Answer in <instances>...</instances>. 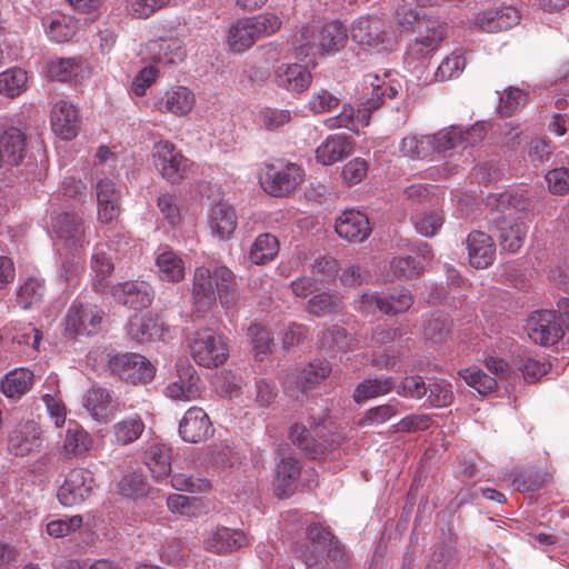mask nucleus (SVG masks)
<instances>
[{"instance_id":"nucleus-1","label":"nucleus","mask_w":569,"mask_h":569,"mask_svg":"<svg viewBox=\"0 0 569 569\" xmlns=\"http://www.w3.org/2000/svg\"><path fill=\"white\" fill-rule=\"evenodd\" d=\"M193 305L199 312H204L219 299L220 305L231 311L237 308L238 293L234 289V274L224 266L210 270L206 267L196 269L192 282Z\"/></svg>"},{"instance_id":"nucleus-2","label":"nucleus","mask_w":569,"mask_h":569,"mask_svg":"<svg viewBox=\"0 0 569 569\" xmlns=\"http://www.w3.org/2000/svg\"><path fill=\"white\" fill-rule=\"evenodd\" d=\"M347 41V28L340 21L325 23L321 28L307 23L293 33L291 47L296 59L307 60L315 67L318 56L335 54Z\"/></svg>"},{"instance_id":"nucleus-3","label":"nucleus","mask_w":569,"mask_h":569,"mask_svg":"<svg viewBox=\"0 0 569 569\" xmlns=\"http://www.w3.org/2000/svg\"><path fill=\"white\" fill-rule=\"evenodd\" d=\"M309 545L297 543L293 546V553L306 566L319 562L320 559L337 565L345 562V547L339 539L320 523H311L306 529Z\"/></svg>"},{"instance_id":"nucleus-4","label":"nucleus","mask_w":569,"mask_h":569,"mask_svg":"<svg viewBox=\"0 0 569 569\" xmlns=\"http://www.w3.org/2000/svg\"><path fill=\"white\" fill-rule=\"evenodd\" d=\"M281 27V20L273 13L240 18L228 29L227 43L233 52H244L260 38L270 36Z\"/></svg>"},{"instance_id":"nucleus-5","label":"nucleus","mask_w":569,"mask_h":569,"mask_svg":"<svg viewBox=\"0 0 569 569\" xmlns=\"http://www.w3.org/2000/svg\"><path fill=\"white\" fill-rule=\"evenodd\" d=\"M107 360L106 371L131 385H146L156 373L152 363L142 355L134 352L101 355Z\"/></svg>"},{"instance_id":"nucleus-6","label":"nucleus","mask_w":569,"mask_h":569,"mask_svg":"<svg viewBox=\"0 0 569 569\" xmlns=\"http://www.w3.org/2000/svg\"><path fill=\"white\" fill-rule=\"evenodd\" d=\"M189 348L193 360L206 368L218 367L228 358V347L223 337L212 329L198 330Z\"/></svg>"},{"instance_id":"nucleus-7","label":"nucleus","mask_w":569,"mask_h":569,"mask_svg":"<svg viewBox=\"0 0 569 569\" xmlns=\"http://www.w3.org/2000/svg\"><path fill=\"white\" fill-rule=\"evenodd\" d=\"M423 24H426V29L418 32V37L406 51L405 59L411 68H417L431 57L447 36V27L440 21H427Z\"/></svg>"},{"instance_id":"nucleus-8","label":"nucleus","mask_w":569,"mask_h":569,"mask_svg":"<svg viewBox=\"0 0 569 569\" xmlns=\"http://www.w3.org/2000/svg\"><path fill=\"white\" fill-rule=\"evenodd\" d=\"M353 41L378 51L390 49L395 42L393 33L378 17L357 19L351 28Z\"/></svg>"},{"instance_id":"nucleus-9","label":"nucleus","mask_w":569,"mask_h":569,"mask_svg":"<svg viewBox=\"0 0 569 569\" xmlns=\"http://www.w3.org/2000/svg\"><path fill=\"white\" fill-rule=\"evenodd\" d=\"M152 157L154 167L167 181L179 183L186 178L189 160L170 141L156 143Z\"/></svg>"},{"instance_id":"nucleus-10","label":"nucleus","mask_w":569,"mask_h":569,"mask_svg":"<svg viewBox=\"0 0 569 569\" xmlns=\"http://www.w3.org/2000/svg\"><path fill=\"white\" fill-rule=\"evenodd\" d=\"M526 329L530 340L543 347L556 345L565 335L556 313L550 310L535 311L528 318Z\"/></svg>"},{"instance_id":"nucleus-11","label":"nucleus","mask_w":569,"mask_h":569,"mask_svg":"<svg viewBox=\"0 0 569 569\" xmlns=\"http://www.w3.org/2000/svg\"><path fill=\"white\" fill-rule=\"evenodd\" d=\"M103 312L97 306L72 303L66 315V332L70 337L97 333L102 323Z\"/></svg>"},{"instance_id":"nucleus-12","label":"nucleus","mask_w":569,"mask_h":569,"mask_svg":"<svg viewBox=\"0 0 569 569\" xmlns=\"http://www.w3.org/2000/svg\"><path fill=\"white\" fill-rule=\"evenodd\" d=\"M93 477L91 471L84 468H74L66 477L60 486L57 497L61 505L71 507L83 502L91 493Z\"/></svg>"},{"instance_id":"nucleus-13","label":"nucleus","mask_w":569,"mask_h":569,"mask_svg":"<svg viewBox=\"0 0 569 569\" xmlns=\"http://www.w3.org/2000/svg\"><path fill=\"white\" fill-rule=\"evenodd\" d=\"M177 379L166 387V395L173 400L188 401L199 393L200 378L188 359H179L176 363Z\"/></svg>"},{"instance_id":"nucleus-14","label":"nucleus","mask_w":569,"mask_h":569,"mask_svg":"<svg viewBox=\"0 0 569 569\" xmlns=\"http://www.w3.org/2000/svg\"><path fill=\"white\" fill-rule=\"evenodd\" d=\"M214 432L207 412L200 407L189 408L179 422V435L183 441L200 443L208 440Z\"/></svg>"},{"instance_id":"nucleus-15","label":"nucleus","mask_w":569,"mask_h":569,"mask_svg":"<svg viewBox=\"0 0 569 569\" xmlns=\"http://www.w3.org/2000/svg\"><path fill=\"white\" fill-rule=\"evenodd\" d=\"M110 290L117 302L134 310L148 308L154 298L152 287L146 281L119 282Z\"/></svg>"},{"instance_id":"nucleus-16","label":"nucleus","mask_w":569,"mask_h":569,"mask_svg":"<svg viewBox=\"0 0 569 569\" xmlns=\"http://www.w3.org/2000/svg\"><path fill=\"white\" fill-rule=\"evenodd\" d=\"M335 230L348 242H363L372 231L368 217L355 209L345 210L336 219Z\"/></svg>"},{"instance_id":"nucleus-17","label":"nucleus","mask_w":569,"mask_h":569,"mask_svg":"<svg viewBox=\"0 0 569 569\" xmlns=\"http://www.w3.org/2000/svg\"><path fill=\"white\" fill-rule=\"evenodd\" d=\"M40 428L33 420L17 425L8 436V450L16 457H24L41 446Z\"/></svg>"},{"instance_id":"nucleus-18","label":"nucleus","mask_w":569,"mask_h":569,"mask_svg":"<svg viewBox=\"0 0 569 569\" xmlns=\"http://www.w3.org/2000/svg\"><path fill=\"white\" fill-rule=\"evenodd\" d=\"M51 127L63 140H71L78 134L80 118L72 102L64 99L54 102L51 109Z\"/></svg>"},{"instance_id":"nucleus-19","label":"nucleus","mask_w":569,"mask_h":569,"mask_svg":"<svg viewBox=\"0 0 569 569\" xmlns=\"http://www.w3.org/2000/svg\"><path fill=\"white\" fill-rule=\"evenodd\" d=\"M362 303L376 307L386 315H397L407 311L413 303V297L408 289H393L386 293H366Z\"/></svg>"},{"instance_id":"nucleus-20","label":"nucleus","mask_w":569,"mask_h":569,"mask_svg":"<svg viewBox=\"0 0 569 569\" xmlns=\"http://www.w3.org/2000/svg\"><path fill=\"white\" fill-rule=\"evenodd\" d=\"M469 262L477 269L492 264L496 258V244L492 238L482 231H472L466 240Z\"/></svg>"},{"instance_id":"nucleus-21","label":"nucleus","mask_w":569,"mask_h":569,"mask_svg":"<svg viewBox=\"0 0 569 569\" xmlns=\"http://www.w3.org/2000/svg\"><path fill=\"white\" fill-rule=\"evenodd\" d=\"M98 219L101 223H110L120 214V191L110 179L97 183Z\"/></svg>"},{"instance_id":"nucleus-22","label":"nucleus","mask_w":569,"mask_h":569,"mask_svg":"<svg viewBox=\"0 0 569 569\" xmlns=\"http://www.w3.org/2000/svg\"><path fill=\"white\" fill-rule=\"evenodd\" d=\"M353 151V140L350 136L335 133L327 137V139L316 149L317 161L323 166H331L348 156Z\"/></svg>"},{"instance_id":"nucleus-23","label":"nucleus","mask_w":569,"mask_h":569,"mask_svg":"<svg viewBox=\"0 0 569 569\" xmlns=\"http://www.w3.org/2000/svg\"><path fill=\"white\" fill-rule=\"evenodd\" d=\"M519 11L512 6L482 11L477 17V26L486 32H498L508 30L519 22Z\"/></svg>"},{"instance_id":"nucleus-24","label":"nucleus","mask_w":569,"mask_h":569,"mask_svg":"<svg viewBox=\"0 0 569 569\" xmlns=\"http://www.w3.org/2000/svg\"><path fill=\"white\" fill-rule=\"evenodd\" d=\"M26 157V136L14 127L7 129L0 137V167L19 166Z\"/></svg>"},{"instance_id":"nucleus-25","label":"nucleus","mask_w":569,"mask_h":569,"mask_svg":"<svg viewBox=\"0 0 569 569\" xmlns=\"http://www.w3.org/2000/svg\"><path fill=\"white\" fill-rule=\"evenodd\" d=\"M83 406L98 421H107L118 410V402L111 393L107 389L97 386L87 391Z\"/></svg>"},{"instance_id":"nucleus-26","label":"nucleus","mask_w":569,"mask_h":569,"mask_svg":"<svg viewBox=\"0 0 569 569\" xmlns=\"http://www.w3.org/2000/svg\"><path fill=\"white\" fill-rule=\"evenodd\" d=\"M52 228L59 239L69 246H81L84 237L82 219L74 212H63L56 217Z\"/></svg>"},{"instance_id":"nucleus-27","label":"nucleus","mask_w":569,"mask_h":569,"mask_svg":"<svg viewBox=\"0 0 569 569\" xmlns=\"http://www.w3.org/2000/svg\"><path fill=\"white\" fill-rule=\"evenodd\" d=\"M209 224L220 240L229 239L237 228L234 209L228 202L219 201L211 208Z\"/></svg>"},{"instance_id":"nucleus-28","label":"nucleus","mask_w":569,"mask_h":569,"mask_svg":"<svg viewBox=\"0 0 569 569\" xmlns=\"http://www.w3.org/2000/svg\"><path fill=\"white\" fill-rule=\"evenodd\" d=\"M247 543V537L242 531L218 528L204 541L206 549L214 553L230 552Z\"/></svg>"},{"instance_id":"nucleus-29","label":"nucleus","mask_w":569,"mask_h":569,"mask_svg":"<svg viewBox=\"0 0 569 569\" xmlns=\"http://www.w3.org/2000/svg\"><path fill=\"white\" fill-rule=\"evenodd\" d=\"M144 463L156 481L166 479L171 472V448L163 443H156L144 452Z\"/></svg>"},{"instance_id":"nucleus-30","label":"nucleus","mask_w":569,"mask_h":569,"mask_svg":"<svg viewBox=\"0 0 569 569\" xmlns=\"http://www.w3.org/2000/svg\"><path fill=\"white\" fill-rule=\"evenodd\" d=\"M331 372V367L327 361L317 360L309 362L297 379V388L301 391V399L297 401L301 405L307 393L319 386Z\"/></svg>"},{"instance_id":"nucleus-31","label":"nucleus","mask_w":569,"mask_h":569,"mask_svg":"<svg viewBox=\"0 0 569 569\" xmlns=\"http://www.w3.org/2000/svg\"><path fill=\"white\" fill-rule=\"evenodd\" d=\"M318 343L326 352H347L353 348L355 339L346 328L332 325L320 332Z\"/></svg>"},{"instance_id":"nucleus-32","label":"nucleus","mask_w":569,"mask_h":569,"mask_svg":"<svg viewBox=\"0 0 569 569\" xmlns=\"http://www.w3.org/2000/svg\"><path fill=\"white\" fill-rule=\"evenodd\" d=\"M396 387L393 377L366 379L357 385L352 398L356 403L381 397L391 392Z\"/></svg>"},{"instance_id":"nucleus-33","label":"nucleus","mask_w":569,"mask_h":569,"mask_svg":"<svg viewBox=\"0 0 569 569\" xmlns=\"http://www.w3.org/2000/svg\"><path fill=\"white\" fill-rule=\"evenodd\" d=\"M33 383V373L29 369H14L1 380V390L8 398H20Z\"/></svg>"},{"instance_id":"nucleus-34","label":"nucleus","mask_w":569,"mask_h":569,"mask_svg":"<svg viewBox=\"0 0 569 569\" xmlns=\"http://www.w3.org/2000/svg\"><path fill=\"white\" fill-rule=\"evenodd\" d=\"M193 103V93L186 87H178L166 93L160 102V110L171 112L176 116H183L192 109Z\"/></svg>"},{"instance_id":"nucleus-35","label":"nucleus","mask_w":569,"mask_h":569,"mask_svg":"<svg viewBox=\"0 0 569 569\" xmlns=\"http://www.w3.org/2000/svg\"><path fill=\"white\" fill-rule=\"evenodd\" d=\"M144 429V422L139 415L129 416L112 426L114 440L121 446L134 442L140 438Z\"/></svg>"},{"instance_id":"nucleus-36","label":"nucleus","mask_w":569,"mask_h":569,"mask_svg":"<svg viewBox=\"0 0 569 569\" xmlns=\"http://www.w3.org/2000/svg\"><path fill=\"white\" fill-rule=\"evenodd\" d=\"M411 221L419 234L431 238L441 229L445 217L441 210H415Z\"/></svg>"},{"instance_id":"nucleus-37","label":"nucleus","mask_w":569,"mask_h":569,"mask_svg":"<svg viewBox=\"0 0 569 569\" xmlns=\"http://www.w3.org/2000/svg\"><path fill=\"white\" fill-rule=\"evenodd\" d=\"M342 309V299L336 292L323 291L312 296L308 301V311L316 317L337 315Z\"/></svg>"},{"instance_id":"nucleus-38","label":"nucleus","mask_w":569,"mask_h":569,"mask_svg":"<svg viewBox=\"0 0 569 569\" xmlns=\"http://www.w3.org/2000/svg\"><path fill=\"white\" fill-rule=\"evenodd\" d=\"M160 332L154 319L147 316H133L127 325V335L137 343L152 340Z\"/></svg>"},{"instance_id":"nucleus-39","label":"nucleus","mask_w":569,"mask_h":569,"mask_svg":"<svg viewBox=\"0 0 569 569\" xmlns=\"http://www.w3.org/2000/svg\"><path fill=\"white\" fill-rule=\"evenodd\" d=\"M91 447L89 433L77 422L69 421L66 431L63 449L69 456H80Z\"/></svg>"},{"instance_id":"nucleus-40","label":"nucleus","mask_w":569,"mask_h":569,"mask_svg":"<svg viewBox=\"0 0 569 569\" xmlns=\"http://www.w3.org/2000/svg\"><path fill=\"white\" fill-rule=\"evenodd\" d=\"M279 248V241L274 236L262 233L251 244L249 258L256 264H263L277 256Z\"/></svg>"},{"instance_id":"nucleus-41","label":"nucleus","mask_w":569,"mask_h":569,"mask_svg":"<svg viewBox=\"0 0 569 569\" xmlns=\"http://www.w3.org/2000/svg\"><path fill=\"white\" fill-rule=\"evenodd\" d=\"M46 295V286L42 280L30 277L19 288L17 303L22 309H30L42 302Z\"/></svg>"},{"instance_id":"nucleus-42","label":"nucleus","mask_w":569,"mask_h":569,"mask_svg":"<svg viewBox=\"0 0 569 569\" xmlns=\"http://www.w3.org/2000/svg\"><path fill=\"white\" fill-rule=\"evenodd\" d=\"M461 127L451 126L435 134L427 136L426 142L429 143V151L442 153L461 146Z\"/></svg>"},{"instance_id":"nucleus-43","label":"nucleus","mask_w":569,"mask_h":569,"mask_svg":"<svg viewBox=\"0 0 569 569\" xmlns=\"http://www.w3.org/2000/svg\"><path fill=\"white\" fill-rule=\"evenodd\" d=\"M28 76L21 68H10L0 73V93L14 98L27 88Z\"/></svg>"},{"instance_id":"nucleus-44","label":"nucleus","mask_w":569,"mask_h":569,"mask_svg":"<svg viewBox=\"0 0 569 569\" xmlns=\"http://www.w3.org/2000/svg\"><path fill=\"white\" fill-rule=\"evenodd\" d=\"M159 277L164 281L178 282L184 276L182 260L172 251H164L157 258Z\"/></svg>"},{"instance_id":"nucleus-45","label":"nucleus","mask_w":569,"mask_h":569,"mask_svg":"<svg viewBox=\"0 0 569 569\" xmlns=\"http://www.w3.org/2000/svg\"><path fill=\"white\" fill-rule=\"evenodd\" d=\"M365 81L372 87L371 96L362 103L366 111L371 112L378 109L386 97L393 99L398 93L395 87L381 82L377 74H367Z\"/></svg>"},{"instance_id":"nucleus-46","label":"nucleus","mask_w":569,"mask_h":569,"mask_svg":"<svg viewBox=\"0 0 569 569\" xmlns=\"http://www.w3.org/2000/svg\"><path fill=\"white\" fill-rule=\"evenodd\" d=\"M459 376L465 382L477 390L480 395H488L496 390L497 379L486 373L478 367H470L459 371Z\"/></svg>"},{"instance_id":"nucleus-47","label":"nucleus","mask_w":569,"mask_h":569,"mask_svg":"<svg viewBox=\"0 0 569 569\" xmlns=\"http://www.w3.org/2000/svg\"><path fill=\"white\" fill-rule=\"evenodd\" d=\"M91 269L96 273L97 278L93 282L94 290L98 292H104L108 288L106 278L112 272L113 263L111 262V258L102 248H96L91 257Z\"/></svg>"},{"instance_id":"nucleus-48","label":"nucleus","mask_w":569,"mask_h":569,"mask_svg":"<svg viewBox=\"0 0 569 569\" xmlns=\"http://www.w3.org/2000/svg\"><path fill=\"white\" fill-rule=\"evenodd\" d=\"M427 393L423 397L430 407L442 408L451 405L453 392L451 385L446 380H429Z\"/></svg>"},{"instance_id":"nucleus-49","label":"nucleus","mask_w":569,"mask_h":569,"mask_svg":"<svg viewBox=\"0 0 569 569\" xmlns=\"http://www.w3.org/2000/svg\"><path fill=\"white\" fill-rule=\"evenodd\" d=\"M499 242L503 250L517 252L523 243L527 227L522 222H513L499 228Z\"/></svg>"},{"instance_id":"nucleus-50","label":"nucleus","mask_w":569,"mask_h":569,"mask_svg":"<svg viewBox=\"0 0 569 569\" xmlns=\"http://www.w3.org/2000/svg\"><path fill=\"white\" fill-rule=\"evenodd\" d=\"M306 62L305 66L301 64H290L287 66V90L295 91L300 93L307 90L311 82L312 76L310 73L309 67H312L311 62L307 60H301Z\"/></svg>"},{"instance_id":"nucleus-51","label":"nucleus","mask_w":569,"mask_h":569,"mask_svg":"<svg viewBox=\"0 0 569 569\" xmlns=\"http://www.w3.org/2000/svg\"><path fill=\"white\" fill-rule=\"evenodd\" d=\"M516 368L528 382H536L550 369V363L530 356H518L515 360Z\"/></svg>"},{"instance_id":"nucleus-52","label":"nucleus","mask_w":569,"mask_h":569,"mask_svg":"<svg viewBox=\"0 0 569 569\" xmlns=\"http://www.w3.org/2000/svg\"><path fill=\"white\" fill-rule=\"evenodd\" d=\"M527 102L528 94L526 91L517 87H508L500 96L498 110L501 116L510 117Z\"/></svg>"},{"instance_id":"nucleus-53","label":"nucleus","mask_w":569,"mask_h":569,"mask_svg":"<svg viewBox=\"0 0 569 569\" xmlns=\"http://www.w3.org/2000/svg\"><path fill=\"white\" fill-rule=\"evenodd\" d=\"M289 438L292 443L311 458H316L321 453L320 447L316 439L310 435L309 430L299 423L290 428Z\"/></svg>"},{"instance_id":"nucleus-54","label":"nucleus","mask_w":569,"mask_h":569,"mask_svg":"<svg viewBox=\"0 0 569 569\" xmlns=\"http://www.w3.org/2000/svg\"><path fill=\"white\" fill-rule=\"evenodd\" d=\"M48 37L60 43L69 41L76 32L74 24L70 23L67 17L49 18L43 22Z\"/></svg>"},{"instance_id":"nucleus-55","label":"nucleus","mask_w":569,"mask_h":569,"mask_svg":"<svg viewBox=\"0 0 569 569\" xmlns=\"http://www.w3.org/2000/svg\"><path fill=\"white\" fill-rule=\"evenodd\" d=\"M390 267L397 278L405 279L419 277L425 268L421 259L411 256L393 258Z\"/></svg>"},{"instance_id":"nucleus-56","label":"nucleus","mask_w":569,"mask_h":569,"mask_svg":"<svg viewBox=\"0 0 569 569\" xmlns=\"http://www.w3.org/2000/svg\"><path fill=\"white\" fill-rule=\"evenodd\" d=\"M458 565L459 560L456 547L441 545L433 551L426 569H457Z\"/></svg>"},{"instance_id":"nucleus-57","label":"nucleus","mask_w":569,"mask_h":569,"mask_svg":"<svg viewBox=\"0 0 569 569\" xmlns=\"http://www.w3.org/2000/svg\"><path fill=\"white\" fill-rule=\"evenodd\" d=\"M547 472L536 468H529L519 472L515 477L513 485L520 491H536L543 487L547 481Z\"/></svg>"},{"instance_id":"nucleus-58","label":"nucleus","mask_w":569,"mask_h":569,"mask_svg":"<svg viewBox=\"0 0 569 569\" xmlns=\"http://www.w3.org/2000/svg\"><path fill=\"white\" fill-rule=\"evenodd\" d=\"M79 69L80 64L76 59H57L48 63V76L52 80L66 82L71 77L77 76Z\"/></svg>"},{"instance_id":"nucleus-59","label":"nucleus","mask_w":569,"mask_h":569,"mask_svg":"<svg viewBox=\"0 0 569 569\" xmlns=\"http://www.w3.org/2000/svg\"><path fill=\"white\" fill-rule=\"evenodd\" d=\"M427 383L425 379L418 375L405 377L396 387L399 396L416 400L422 399L427 393Z\"/></svg>"},{"instance_id":"nucleus-60","label":"nucleus","mask_w":569,"mask_h":569,"mask_svg":"<svg viewBox=\"0 0 569 569\" xmlns=\"http://www.w3.org/2000/svg\"><path fill=\"white\" fill-rule=\"evenodd\" d=\"M119 489L128 498H138L148 492L149 486L141 473L132 472L122 477Z\"/></svg>"},{"instance_id":"nucleus-61","label":"nucleus","mask_w":569,"mask_h":569,"mask_svg":"<svg viewBox=\"0 0 569 569\" xmlns=\"http://www.w3.org/2000/svg\"><path fill=\"white\" fill-rule=\"evenodd\" d=\"M261 188L271 196L281 197L284 176L273 164H267L259 177Z\"/></svg>"},{"instance_id":"nucleus-62","label":"nucleus","mask_w":569,"mask_h":569,"mask_svg":"<svg viewBox=\"0 0 569 569\" xmlns=\"http://www.w3.org/2000/svg\"><path fill=\"white\" fill-rule=\"evenodd\" d=\"M497 201L499 207L515 209L519 212H525L530 210L531 200L527 196L526 190H516V191H503L498 194Z\"/></svg>"},{"instance_id":"nucleus-63","label":"nucleus","mask_w":569,"mask_h":569,"mask_svg":"<svg viewBox=\"0 0 569 569\" xmlns=\"http://www.w3.org/2000/svg\"><path fill=\"white\" fill-rule=\"evenodd\" d=\"M465 66L466 59L461 54L452 53L439 64L435 78L438 81L456 78L463 71Z\"/></svg>"},{"instance_id":"nucleus-64","label":"nucleus","mask_w":569,"mask_h":569,"mask_svg":"<svg viewBox=\"0 0 569 569\" xmlns=\"http://www.w3.org/2000/svg\"><path fill=\"white\" fill-rule=\"evenodd\" d=\"M450 326L445 319L436 318L429 320L423 328L425 338L432 345H442L450 338Z\"/></svg>"}]
</instances>
